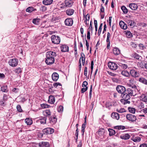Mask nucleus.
<instances>
[{"label": "nucleus", "mask_w": 147, "mask_h": 147, "mask_svg": "<svg viewBox=\"0 0 147 147\" xmlns=\"http://www.w3.org/2000/svg\"><path fill=\"white\" fill-rule=\"evenodd\" d=\"M126 91V89L125 87L120 85V94H122L125 93Z\"/></svg>", "instance_id": "nucleus-34"}, {"label": "nucleus", "mask_w": 147, "mask_h": 147, "mask_svg": "<svg viewBox=\"0 0 147 147\" xmlns=\"http://www.w3.org/2000/svg\"><path fill=\"white\" fill-rule=\"evenodd\" d=\"M120 66L123 69H125L127 67V65L125 63H120Z\"/></svg>", "instance_id": "nucleus-41"}, {"label": "nucleus", "mask_w": 147, "mask_h": 147, "mask_svg": "<svg viewBox=\"0 0 147 147\" xmlns=\"http://www.w3.org/2000/svg\"><path fill=\"white\" fill-rule=\"evenodd\" d=\"M46 58L45 62L47 65H51L55 61V57L56 56V53L52 51H49L46 53Z\"/></svg>", "instance_id": "nucleus-1"}, {"label": "nucleus", "mask_w": 147, "mask_h": 147, "mask_svg": "<svg viewBox=\"0 0 147 147\" xmlns=\"http://www.w3.org/2000/svg\"><path fill=\"white\" fill-rule=\"evenodd\" d=\"M130 73L132 76L134 78L138 77L140 75L138 71L134 69L131 70Z\"/></svg>", "instance_id": "nucleus-9"}, {"label": "nucleus", "mask_w": 147, "mask_h": 147, "mask_svg": "<svg viewBox=\"0 0 147 147\" xmlns=\"http://www.w3.org/2000/svg\"><path fill=\"white\" fill-rule=\"evenodd\" d=\"M108 66L109 68L112 70H116L118 67V66L115 63L111 62L108 63Z\"/></svg>", "instance_id": "nucleus-7"}, {"label": "nucleus", "mask_w": 147, "mask_h": 147, "mask_svg": "<svg viewBox=\"0 0 147 147\" xmlns=\"http://www.w3.org/2000/svg\"><path fill=\"white\" fill-rule=\"evenodd\" d=\"M47 7L44 6H41L40 8V9L42 11H45L47 10Z\"/></svg>", "instance_id": "nucleus-51"}, {"label": "nucleus", "mask_w": 147, "mask_h": 147, "mask_svg": "<svg viewBox=\"0 0 147 147\" xmlns=\"http://www.w3.org/2000/svg\"><path fill=\"white\" fill-rule=\"evenodd\" d=\"M140 147H147V144L145 143H143L140 144Z\"/></svg>", "instance_id": "nucleus-64"}, {"label": "nucleus", "mask_w": 147, "mask_h": 147, "mask_svg": "<svg viewBox=\"0 0 147 147\" xmlns=\"http://www.w3.org/2000/svg\"><path fill=\"white\" fill-rule=\"evenodd\" d=\"M87 68L86 67L84 68V75L86 77L87 76Z\"/></svg>", "instance_id": "nucleus-53"}, {"label": "nucleus", "mask_w": 147, "mask_h": 147, "mask_svg": "<svg viewBox=\"0 0 147 147\" xmlns=\"http://www.w3.org/2000/svg\"><path fill=\"white\" fill-rule=\"evenodd\" d=\"M131 140L134 142H138L141 140V138L139 136L133 137Z\"/></svg>", "instance_id": "nucleus-28"}, {"label": "nucleus", "mask_w": 147, "mask_h": 147, "mask_svg": "<svg viewBox=\"0 0 147 147\" xmlns=\"http://www.w3.org/2000/svg\"><path fill=\"white\" fill-rule=\"evenodd\" d=\"M55 101V97L52 95H50L49 96L48 102L51 104H53L54 103Z\"/></svg>", "instance_id": "nucleus-16"}, {"label": "nucleus", "mask_w": 147, "mask_h": 147, "mask_svg": "<svg viewBox=\"0 0 147 147\" xmlns=\"http://www.w3.org/2000/svg\"><path fill=\"white\" fill-rule=\"evenodd\" d=\"M43 115L46 117H47L51 115V112L49 109H46L43 111Z\"/></svg>", "instance_id": "nucleus-18"}, {"label": "nucleus", "mask_w": 147, "mask_h": 147, "mask_svg": "<svg viewBox=\"0 0 147 147\" xmlns=\"http://www.w3.org/2000/svg\"><path fill=\"white\" fill-rule=\"evenodd\" d=\"M132 57L138 60H140V58H141L140 56L138 54L136 53H134L131 55Z\"/></svg>", "instance_id": "nucleus-30"}, {"label": "nucleus", "mask_w": 147, "mask_h": 147, "mask_svg": "<svg viewBox=\"0 0 147 147\" xmlns=\"http://www.w3.org/2000/svg\"><path fill=\"white\" fill-rule=\"evenodd\" d=\"M18 61L16 59H10L9 61V65L13 67L16 66L18 64Z\"/></svg>", "instance_id": "nucleus-6"}, {"label": "nucleus", "mask_w": 147, "mask_h": 147, "mask_svg": "<svg viewBox=\"0 0 147 147\" xmlns=\"http://www.w3.org/2000/svg\"><path fill=\"white\" fill-rule=\"evenodd\" d=\"M26 123L28 125H30L32 124V121L31 119L29 118H26L25 120Z\"/></svg>", "instance_id": "nucleus-32"}, {"label": "nucleus", "mask_w": 147, "mask_h": 147, "mask_svg": "<svg viewBox=\"0 0 147 147\" xmlns=\"http://www.w3.org/2000/svg\"><path fill=\"white\" fill-rule=\"evenodd\" d=\"M144 107V104L141 102L140 103V105L139 106V107L140 109H142Z\"/></svg>", "instance_id": "nucleus-56"}, {"label": "nucleus", "mask_w": 147, "mask_h": 147, "mask_svg": "<svg viewBox=\"0 0 147 147\" xmlns=\"http://www.w3.org/2000/svg\"><path fill=\"white\" fill-rule=\"evenodd\" d=\"M59 78V75L56 72H54L52 74V79L54 81H57L58 80Z\"/></svg>", "instance_id": "nucleus-14"}, {"label": "nucleus", "mask_w": 147, "mask_h": 147, "mask_svg": "<svg viewBox=\"0 0 147 147\" xmlns=\"http://www.w3.org/2000/svg\"><path fill=\"white\" fill-rule=\"evenodd\" d=\"M125 34L128 38H130L133 36L131 32L128 30H126L125 31Z\"/></svg>", "instance_id": "nucleus-33"}, {"label": "nucleus", "mask_w": 147, "mask_h": 147, "mask_svg": "<svg viewBox=\"0 0 147 147\" xmlns=\"http://www.w3.org/2000/svg\"><path fill=\"white\" fill-rule=\"evenodd\" d=\"M104 132L105 131L103 129L101 128L100 129H99V130H98V134L100 136L103 135L104 134Z\"/></svg>", "instance_id": "nucleus-39"}, {"label": "nucleus", "mask_w": 147, "mask_h": 147, "mask_svg": "<svg viewBox=\"0 0 147 147\" xmlns=\"http://www.w3.org/2000/svg\"><path fill=\"white\" fill-rule=\"evenodd\" d=\"M121 74L125 77H128L129 75V73L126 71H122L121 72Z\"/></svg>", "instance_id": "nucleus-40"}, {"label": "nucleus", "mask_w": 147, "mask_h": 147, "mask_svg": "<svg viewBox=\"0 0 147 147\" xmlns=\"http://www.w3.org/2000/svg\"><path fill=\"white\" fill-rule=\"evenodd\" d=\"M74 12V10L71 9H67L66 11V14L68 16H71L73 14Z\"/></svg>", "instance_id": "nucleus-27"}, {"label": "nucleus", "mask_w": 147, "mask_h": 147, "mask_svg": "<svg viewBox=\"0 0 147 147\" xmlns=\"http://www.w3.org/2000/svg\"><path fill=\"white\" fill-rule=\"evenodd\" d=\"M39 146L40 147H49L50 145L49 142H42L39 143Z\"/></svg>", "instance_id": "nucleus-12"}, {"label": "nucleus", "mask_w": 147, "mask_h": 147, "mask_svg": "<svg viewBox=\"0 0 147 147\" xmlns=\"http://www.w3.org/2000/svg\"><path fill=\"white\" fill-rule=\"evenodd\" d=\"M94 65V61L93 60L91 62V70H93Z\"/></svg>", "instance_id": "nucleus-60"}, {"label": "nucleus", "mask_w": 147, "mask_h": 147, "mask_svg": "<svg viewBox=\"0 0 147 147\" xmlns=\"http://www.w3.org/2000/svg\"><path fill=\"white\" fill-rule=\"evenodd\" d=\"M128 109L130 113H135L136 109L134 108L129 107L128 108Z\"/></svg>", "instance_id": "nucleus-37"}, {"label": "nucleus", "mask_w": 147, "mask_h": 147, "mask_svg": "<svg viewBox=\"0 0 147 147\" xmlns=\"http://www.w3.org/2000/svg\"><path fill=\"white\" fill-rule=\"evenodd\" d=\"M103 25V24L102 23H101L100 24V25L99 26L98 30V36H99L100 35V34L101 33V30H102V27Z\"/></svg>", "instance_id": "nucleus-43"}, {"label": "nucleus", "mask_w": 147, "mask_h": 147, "mask_svg": "<svg viewBox=\"0 0 147 147\" xmlns=\"http://www.w3.org/2000/svg\"><path fill=\"white\" fill-rule=\"evenodd\" d=\"M127 92L129 95L134 96L138 93V90L137 88V86L136 85H134V86L128 88L127 90Z\"/></svg>", "instance_id": "nucleus-3"}, {"label": "nucleus", "mask_w": 147, "mask_h": 147, "mask_svg": "<svg viewBox=\"0 0 147 147\" xmlns=\"http://www.w3.org/2000/svg\"><path fill=\"white\" fill-rule=\"evenodd\" d=\"M127 21L128 25H129L131 27H134L136 26V23L134 21L128 20Z\"/></svg>", "instance_id": "nucleus-21"}, {"label": "nucleus", "mask_w": 147, "mask_h": 147, "mask_svg": "<svg viewBox=\"0 0 147 147\" xmlns=\"http://www.w3.org/2000/svg\"><path fill=\"white\" fill-rule=\"evenodd\" d=\"M16 108L17 109L18 111L19 112L21 113L23 112V110L20 105H17L16 107Z\"/></svg>", "instance_id": "nucleus-42"}, {"label": "nucleus", "mask_w": 147, "mask_h": 147, "mask_svg": "<svg viewBox=\"0 0 147 147\" xmlns=\"http://www.w3.org/2000/svg\"><path fill=\"white\" fill-rule=\"evenodd\" d=\"M36 9L34 8L32 6H30L28 7L26 9V11L27 12L29 13H31L33 11H36Z\"/></svg>", "instance_id": "nucleus-26"}, {"label": "nucleus", "mask_w": 147, "mask_h": 147, "mask_svg": "<svg viewBox=\"0 0 147 147\" xmlns=\"http://www.w3.org/2000/svg\"><path fill=\"white\" fill-rule=\"evenodd\" d=\"M130 137V135L128 134H125L123 136H120V138L123 139L124 140H126L128 139Z\"/></svg>", "instance_id": "nucleus-31"}, {"label": "nucleus", "mask_w": 147, "mask_h": 147, "mask_svg": "<svg viewBox=\"0 0 147 147\" xmlns=\"http://www.w3.org/2000/svg\"><path fill=\"white\" fill-rule=\"evenodd\" d=\"M121 97L122 99L120 100L121 103L123 105H125L127 103L129 104L130 102L128 100L130 98V95L127 93H124L121 94Z\"/></svg>", "instance_id": "nucleus-2"}, {"label": "nucleus", "mask_w": 147, "mask_h": 147, "mask_svg": "<svg viewBox=\"0 0 147 147\" xmlns=\"http://www.w3.org/2000/svg\"><path fill=\"white\" fill-rule=\"evenodd\" d=\"M120 27L124 30L126 29L127 28V24L122 21H120Z\"/></svg>", "instance_id": "nucleus-22"}, {"label": "nucleus", "mask_w": 147, "mask_h": 147, "mask_svg": "<svg viewBox=\"0 0 147 147\" xmlns=\"http://www.w3.org/2000/svg\"><path fill=\"white\" fill-rule=\"evenodd\" d=\"M50 123L53 124L56 123L57 121V118L55 116H51L49 118Z\"/></svg>", "instance_id": "nucleus-17"}, {"label": "nucleus", "mask_w": 147, "mask_h": 147, "mask_svg": "<svg viewBox=\"0 0 147 147\" xmlns=\"http://www.w3.org/2000/svg\"><path fill=\"white\" fill-rule=\"evenodd\" d=\"M88 87H86V88H82L81 90V93H84L87 90H88Z\"/></svg>", "instance_id": "nucleus-50"}, {"label": "nucleus", "mask_w": 147, "mask_h": 147, "mask_svg": "<svg viewBox=\"0 0 147 147\" xmlns=\"http://www.w3.org/2000/svg\"><path fill=\"white\" fill-rule=\"evenodd\" d=\"M21 69L20 67H18L15 70V72L17 74H19L20 73H21Z\"/></svg>", "instance_id": "nucleus-46"}, {"label": "nucleus", "mask_w": 147, "mask_h": 147, "mask_svg": "<svg viewBox=\"0 0 147 147\" xmlns=\"http://www.w3.org/2000/svg\"><path fill=\"white\" fill-rule=\"evenodd\" d=\"M129 7L133 10H136L138 8L137 5L134 3H131L129 5Z\"/></svg>", "instance_id": "nucleus-13"}, {"label": "nucleus", "mask_w": 147, "mask_h": 147, "mask_svg": "<svg viewBox=\"0 0 147 147\" xmlns=\"http://www.w3.org/2000/svg\"><path fill=\"white\" fill-rule=\"evenodd\" d=\"M6 105L5 103V101L3 100H1L0 101V105L3 106H4Z\"/></svg>", "instance_id": "nucleus-52"}, {"label": "nucleus", "mask_w": 147, "mask_h": 147, "mask_svg": "<svg viewBox=\"0 0 147 147\" xmlns=\"http://www.w3.org/2000/svg\"><path fill=\"white\" fill-rule=\"evenodd\" d=\"M89 30H90V31H92L93 30V28L92 26V22L91 21H90L89 27Z\"/></svg>", "instance_id": "nucleus-58"}, {"label": "nucleus", "mask_w": 147, "mask_h": 147, "mask_svg": "<svg viewBox=\"0 0 147 147\" xmlns=\"http://www.w3.org/2000/svg\"><path fill=\"white\" fill-rule=\"evenodd\" d=\"M90 19V15L87 14L86 16V20L85 21H89Z\"/></svg>", "instance_id": "nucleus-62"}, {"label": "nucleus", "mask_w": 147, "mask_h": 147, "mask_svg": "<svg viewBox=\"0 0 147 147\" xmlns=\"http://www.w3.org/2000/svg\"><path fill=\"white\" fill-rule=\"evenodd\" d=\"M54 131V129L50 127H47L43 129L42 131L43 134L45 135L51 134Z\"/></svg>", "instance_id": "nucleus-5"}, {"label": "nucleus", "mask_w": 147, "mask_h": 147, "mask_svg": "<svg viewBox=\"0 0 147 147\" xmlns=\"http://www.w3.org/2000/svg\"><path fill=\"white\" fill-rule=\"evenodd\" d=\"M63 107L61 105L57 108V111L59 112H61L63 111Z\"/></svg>", "instance_id": "nucleus-48"}, {"label": "nucleus", "mask_w": 147, "mask_h": 147, "mask_svg": "<svg viewBox=\"0 0 147 147\" xmlns=\"http://www.w3.org/2000/svg\"><path fill=\"white\" fill-rule=\"evenodd\" d=\"M121 9L122 10L124 14H126L127 13L128 10L127 9L125 6H122L121 7Z\"/></svg>", "instance_id": "nucleus-36"}, {"label": "nucleus", "mask_w": 147, "mask_h": 147, "mask_svg": "<svg viewBox=\"0 0 147 147\" xmlns=\"http://www.w3.org/2000/svg\"><path fill=\"white\" fill-rule=\"evenodd\" d=\"M126 117L127 119L132 122L135 121L136 120V116L131 114H127L126 116Z\"/></svg>", "instance_id": "nucleus-8"}, {"label": "nucleus", "mask_w": 147, "mask_h": 147, "mask_svg": "<svg viewBox=\"0 0 147 147\" xmlns=\"http://www.w3.org/2000/svg\"><path fill=\"white\" fill-rule=\"evenodd\" d=\"M49 106V105L45 104H43L41 105V107L44 108H48Z\"/></svg>", "instance_id": "nucleus-55"}, {"label": "nucleus", "mask_w": 147, "mask_h": 147, "mask_svg": "<svg viewBox=\"0 0 147 147\" xmlns=\"http://www.w3.org/2000/svg\"><path fill=\"white\" fill-rule=\"evenodd\" d=\"M64 7H71L73 4V2L71 0H65V1Z\"/></svg>", "instance_id": "nucleus-11"}, {"label": "nucleus", "mask_w": 147, "mask_h": 147, "mask_svg": "<svg viewBox=\"0 0 147 147\" xmlns=\"http://www.w3.org/2000/svg\"><path fill=\"white\" fill-rule=\"evenodd\" d=\"M87 38L88 40H90V31H87Z\"/></svg>", "instance_id": "nucleus-57"}, {"label": "nucleus", "mask_w": 147, "mask_h": 147, "mask_svg": "<svg viewBox=\"0 0 147 147\" xmlns=\"http://www.w3.org/2000/svg\"><path fill=\"white\" fill-rule=\"evenodd\" d=\"M88 82L86 81H84L82 84V86L83 88H86L87 86V85H88Z\"/></svg>", "instance_id": "nucleus-49"}, {"label": "nucleus", "mask_w": 147, "mask_h": 147, "mask_svg": "<svg viewBox=\"0 0 147 147\" xmlns=\"http://www.w3.org/2000/svg\"><path fill=\"white\" fill-rule=\"evenodd\" d=\"M86 125L84 124H82V129L81 132L82 133V135H83L84 133V129L86 127Z\"/></svg>", "instance_id": "nucleus-47"}, {"label": "nucleus", "mask_w": 147, "mask_h": 147, "mask_svg": "<svg viewBox=\"0 0 147 147\" xmlns=\"http://www.w3.org/2000/svg\"><path fill=\"white\" fill-rule=\"evenodd\" d=\"M140 98L141 100L144 102H147V96L146 94H142L140 96Z\"/></svg>", "instance_id": "nucleus-25"}, {"label": "nucleus", "mask_w": 147, "mask_h": 147, "mask_svg": "<svg viewBox=\"0 0 147 147\" xmlns=\"http://www.w3.org/2000/svg\"><path fill=\"white\" fill-rule=\"evenodd\" d=\"M1 90L4 92H7L8 90L7 89V86H3L1 88Z\"/></svg>", "instance_id": "nucleus-38"}, {"label": "nucleus", "mask_w": 147, "mask_h": 147, "mask_svg": "<svg viewBox=\"0 0 147 147\" xmlns=\"http://www.w3.org/2000/svg\"><path fill=\"white\" fill-rule=\"evenodd\" d=\"M61 51L63 52H66L69 51L68 47L66 45H62L61 47Z\"/></svg>", "instance_id": "nucleus-15"}, {"label": "nucleus", "mask_w": 147, "mask_h": 147, "mask_svg": "<svg viewBox=\"0 0 147 147\" xmlns=\"http://www.w3.org/2000/svg\"><path fill=\"white\" fill-rule=\"evenodd\" d=\"M51 38L53 43L55 44L59 43L60 42V38L59 36L53 35L51 36Z\"/></svg>", "instance_id": "nucleus-4"}, {"label": "nucleus", "mask_w": 147, "mask_h": 147, "mask_svg": "<svg viewBox=\"0 0 147 147\" xmlns=\"http://www.w3.org/2000/svg\"><path fill=\"white\" fill-rule=\"evenodd\" d=\"M144 63H145L144 62H138V65L141 68H144Z\"/></svg>", "instance_id": "nucleus-45"}, {"label": "nucleus", "mask_w": 147, "mask_h": 147, "mask_svg": "<svg viewBox=\"0 0 147 147\" xmlns=\"http://www.w3.org/2000/svg\"><path fill=\"white\" fill-rule=\"evenodd\" d=\"M39 19H34L33 20L32 22L35 24L38 25V23Z\"/></svg>", "instance_id": "nucleus-44"}, {"label": "nucleus", "mask_w": 147, "mask_h": 147, "mask_svg": "<svg viewBox=\"0 0 147 147\" xmlns=\"http://www.w3.org/2000/svg\"><path fill=\"white\" fill-rule=\"evenodd\" d=\"M73 23V19L71 18H67L65 19V24L66 26H71Z\"/></svg>", "instance_id": "nucleus-10"}, {"label": "nucleus", "mask_w": 147, "mask_h": 147, "mask_svg": "<svg viewBox=\"0 0 147 147\" xmlns=\"http://www.w3.org/2000/svg\"><path fill=\"white\" fill-rule=\"evenodd\" d=\"M53 2V0H43V3L45 5H49L51 4Z\"/></svg>", "instance_id": "nucleus-23"}, {"label": "nucleus", "mask_w": 147, "mask_h": 147, "mask_svg": "<svg viewBox=\"0 0 147 147\" xmlns=\"http://www.w3.org/2000/svg\"><path fill=\"white\" fill-rule=\"evenodd\" d=\"M112 79L113 81L114 82L117 83L119 81V79L115 78H113Z\"/></svg>", "instance_id": "nucleus-61"}, {"label": "nucleus", "mask_w": 147, "mask_h": 147, "mask_svg": "<svg viewBox=\"0 0 147 147\" xmlns=\"http://www.w3.org/2000/svg\"><path fill=\"white\" fill-rule=\"evenodd\" d=\"M7 95L5 94H4L3 95L2 100L5 102L7 100Z\"/></svg>", "instance_id": "nucleus-54"}, {"label": "nucleus", "mask_w": 147, "mask_h": 147, "mask_svg": "<svg viewBox=\"0 0 147 147\" xmlns=\"http://www.w3.org/2000/svg\"><path fill=\"white\" fill-rule=\"evenodd\" d=\"M19 89L18 88H14L12 90V91L16 93H17L19 92Z\"/></svg>", "instance_id": "nucleus-59"}, {"label": "nucleus", "mask_w": 147, "mask_h": 147, "mask_svg": "<svg viewBox=\"0 0 147 147\" xmlns=\"http://www.w3.org/2000/svg\"><path fill=\"white\" fill-rule=\"evenodd\" d=\"M47 118L46 117H41L38 121L41 124H45L46 123Z\"/></svg>", "instance_id": "nucleus-20"}, {"label": "nucleus", "mask_w": 147, "mask_h": 147, "mask_svg": "<svg viewBox=\"0 0 147 147\" xmlns=\"http://www.w3.org/2000/svg\"><path fill=\"white\" fill-rule=\"evenodd\" d=\"M138 80L140 82L147 85V80L145 78L143 77H140L139 78Z\"/></svg>", "instance_id": "nucleus-29"}, {"label": "nucleus", "mask_w": 147, "mask_h": 147, "mask_svg": "<svg viewBox=\"0 0 147 147\" xmlns=\"http://www.w3.org/2000/svg\"><path fill=\"white\" fill-rule=\"evenodd\" d=\"M101 8L100 9V12H101L104 13V9L102 4L101 5Z\"/></svg>", "instance_id": "nucleus-63"}, {"label": "nucleus", "mask_w": 147, "mask_h": 147, "mask_svg": "<svg viewBox=\"0 0 147 147\" xmlns=\"http://www.w3.org/2000/svg\"><path fill=\"white\" fill-rule=\"evenodd\" d=\"M111 117L113 119L118 120L119 118V114L117 113H113L111 115Z\"/></svg>", "instance_id": "nucleus-19"}, {"label": "nucleus", "mask_w": 147, "mask_h": 147, "mask_svg": "<svg viewBox=\"0 0 147 147\" xmlns=\"http://www.w3.org/2000/svg\"><path fill=\"white\" fill-rule=\"evenodd\" d=\"M113 52L115 55H118L119 54V49L117 47H115L113 49Z\"/></svg>", "instance_id": "nucleus-24"}, {"label": "nucleus", "mask_w": 147, "mask_h": 147, "mask_svg": "<svg viewBox=\"0 0 147 147\" xmlns=\"http://www.w3.org/2000/svg\"><path fill=\"white\" fill-rule=\"evenodd\" d=\"M108 131L109 132V135L110 136L114 135L115 133V131L111 129H108Z\"/></svg>", "instance_id": "nucleus-35"}]
</instances>
